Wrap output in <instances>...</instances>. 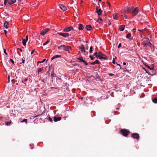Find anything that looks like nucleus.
Instances as JSON below:
<instances>
[{"instance_id": "obj_24", "label": "nucleus", "mask_w": 157, "mask_h": 157, "mask_svg": "<svg viewBox=\"0 0 157 157\" xmlns=\"http://www.w3.org/2000/svg\"><path fill=\"white\" fill-rule=\"evenodd\" d=\"M125 27V25H122L120 26V30L121 31H122L124 29V28Z\"/></svg>"}, {"instance_id": "obj_39", "label": "nucleus", "mask_w": 157, "mask_h": 157, "mask_svg": "<svg viewBox=\"0 0 157 157\" xmlns=\"http://www.w3.org/2000/svg\"><path fill=\"white\" fill-rule=\"evenodd\" d=\"M102 21V19L101 18H99L97 20V21L99 22H101Z\"/></svg>"}, {"instance_id": "obj_57", "label": "nucleus", "mask_w": 157, "mask_h": 157, "mask_svg": "<svg viewBox=\"0 0 157 157\" xmlns=\"http://www.w3.org/2000/svg\"><path fill=\"white\" fill-rule=\"evenodd\" d=\"M11 82H14V79H13L11 80Z\"/></svg>"}, {"instance_id": "obj_10", "label": "nucleus", "mask_w": 157, "mask_h": 157, "mask_svg": "<svg viewBox=\"0 0 157 157\" xmlns=\"http://www.w3.org/2000/svg\"><path fill=\"white\" fill-rule=\"evenodd\" d=\"M50 30V29L49 28H46L43 30L40 33V34L42 35H44L46 33L49 31Z\"/></svg>"}, {"instance_id": "obj_25", "label": "nucleus", "mask_w": 157, "mask_h": 157, "mask_svg": "<svg viewBox=\"0 0 157 157\" xmlns=\"http://www.w3.org/2000/svg\"><path fill=\"white\" fill-rule=\"evenodd\" d=\"M113 18L114 19L117 20L118 18V17L116 14H113Z\"/></svg>"}, {"instance_id": "obj_30", "label": "nucleus", "mask_w": 157, "mask_h": 157, "mask_svg": "<svg viewBox=\"0 0 157 157\" xmlns=\"http://www.w3.org/2000/svg\"><path fill=\"white\" fill-rule=\"evenodd\" d=\"M50 39L48 40L44 43L43 44V45L45 46L48 43L50 42Z\"/></svg>"}, {"instance_id": "obj_59", "label": "nucleus", "mask_w": 157, "mask_h": 157, "mask_svg": "<svg viewBox=\"0 0 157 157\" xmlns=\"http://www.w3.org/2000/svg\"><path fill=\"white\" fill-rule=\"evenodd\" d=\"M10 76H8V82H10Z\"/></svg>"}, {"instance_id": "obj_54", "label": "nucleus", "mask_w": 157, "mask_h": 157, "mask_svg": "<svg viewBox=\"0 0 157 157\" xmlns=\"http://www.w3.org/2000/svg\"><path fill=\"white\" fill-rule=\"evenodd\" d=\"M136 28H134L132 30L133 32H135L136 31Z\"/></svg>"}, {"instance_id": "obj_52", "label": "nucleus", "mask_w": 157, "mask_h": 157, "mask_svg": "<svg viewBox=\"0 0 157 157\" xmlns=\"http://www.w3.org/2000/svg\"><path fill=\"white\" fill-rule=\"evenodd\" d=\"M34 50H33L31 52V54H32L34 53Z\"/></svg>"}, {"instance_id": "obj_62", "label": "nucleus", "mask_w": 157, "mask_h": 157, "mask_svg": "<svg viewBox=\"0 0 157 157\" xmlns=\"http://www.w3.org/2000/svg\"><path fill=\"white\" fill-rule=\"evenodd\" d=\"M20 50L21 52H22V49H21V48L20 49Z\"/></svg>"}, {"instance_id": "obj_38", "label": "nucleus", "mask_w": 157, "mask_h": 157, "mask_svg": "<svg viewBox=\"0 0 157 157\" xmlns=\"http://www.w3.org/2000/svg\"><path fill=\"white\" fill-rule=\"evenodd\" d=\"M89 56L90 57L91 60H92L94 58V56H91V55H90Z\"/></svg>"}, {"instance_id": "obj_31", "label": "nucleus", "mask_w": 157, "mask_h": 157, "mask_svg": "<svg viewBox=\"0 0 157 157\" xmlns=\"http://www.w3.org/2000/svg\"><path fill=\"white\" fill-rule=\"evenodd\" d=\"M153 102L155 103H157V98H155L152 100Z\"/></svg>"}, {"instance_id": "obj_50", "label": "nucleus", "mask_w": 157, "mask_h": 157, "mask_svg": "<svg viewBox=\"0 0 157 157\" xmlns=\"http://www.w3.org/2000/svg\"><path fill=\"white\" fill-rule=\"evenodd\" d=\"M121 43H120L119 44V45H118V48H120V47H121Z\"/></svg>"}, {"instance_id": "obj_63", "label": "nucleus", "mask_w": 157, "mask_h": 157, "mask_svg": "<svg viewBox=\"0 0 157 157\" xmlns=\"http://www.w3.org/2000/svg\"><path fill=\"white\" fill-rule=\"evenodd\" d=\"M153 71V74H155V71Z\"/></svg>"}, {"instance_id": "obj_29", "label": "nucleus", "mask_w": 157, "mask_h": 157, "mask_svg": "<svg viewBox=\"0 0 157 157\" xmlns=\"http://www.w3.org/2000/svg\"><path fill=\"white\" fill-rule=\"evenodd\" d=\"M43 70V67H42L38 69L37 72L38 73L42 71Z\"/></svg>"}, {"instance_id": "obj_17", "label": "nucleus", "mask_w": 157, "mask_h": 157, "mask_svg": "<svg viewBox=\"0 0 157 157\" xmlns=\"http://www.w3.org/2000/svg\"><path fill=\"white\" fill-rule=\"evenodd\" d=\"M61 119V117H56V116L54 117L53 120L54 121L57 122L58 121H60Z\"/></svg>"}, {"instance_id": "obj_64", "label": "nucleus", "mask_w": 157, "mask_h": 157, "mask_svg": "<svg viewBox=\"0 0 157 157\" xmlns=\"http://www.w3.org/2000/svg\"><path fill=\"white\" fill-rule=\"evenodd\" d=\"M99 2H101V0H98Z\"/></svg>"}, {"instance_id": "obj_13", "label": "nucleus", "mask_w": 157, "mask_h": 157, "mask_svg": "<svg viewBox=\"0 0 157 157\" xmlns=\"http://www.w3.org/2000/svg\"><path fill=\"white\" fill-rule=\"evenodd\" d=\"M59 7L63 11H66L67 10L66 6L63 5V4H60Z\"/></svg>"}, {"instance_id": "obj_11", "label": "nucleus", "mask_w": 157, "mask_h": 157, "mask_svg": "<svg viewBox=\"0 0 157 157\" xmlns=\"http://www.w3.org/2000/svg\"><path fill=\"white\" fill-rule=\"evenodd\" d=\"M149 41V39H148L144 41L142 43V45L145 47L147 45L148 42Z\"/></svg>"}, {"instance_id": "obj_22", "label": "nucleus", "mask_w": 157, "mask_h": 157, "mask_svg": "<svg viewBox=\"0 0 157 157\" xmlns=\"http://www.w3.org/2000/svg\"><path fill=\"white\" fill-rule=\"evenodd\" d=\"M83 29V27L82 25L79 24V25L78 29L79 30H82Z\"/></svg>"}, {"instance_id": "obj_48", "label": "nucleus", "mask_w": 157, "mask_h": 157, "mask_svg": "<svg viewBox=\"0 0 157 157\" xmlns=\"http://www.w3.org/2000/svg\"><path fill=\"white\" fill-rule=\"evenodd\" d=\"M112 63L113 64H115V60H114V58H113V61H112Z\"/></svg>"}, {"instance_id": "obj_23", "label": "nucleus", "mask_w": 157, "mask_h": 157, "mask_svg": "<svg viewBox=\"0 0 157 157\" xmlns=\"http://www.w3.org/2000/svg\"><path fill=\"white\" fill-rule=\"evenodd\" d=\"M4 25L5 28L6 29H7L8 28V23L7 21H6L4 23Z\"/></svg>"}, {"instance_id": "obj_43", "label": "nucleus", "mask_w": 157, "mask_h": 157, "mask_svg": "<svg viewBox=\"0 0 157 157\" xmlns=\"http://www.w3.org/2000/svg\"><path fill=\"white\" fill-rule=\"evenodd\" d=\"M4 52L6 55H7V53H6V50L5 49H4Z\"/></svg>"}, {"instance_id": "obj_58", "label": "nucleus", "mask_w": 157, "mask_h": 157, "mask_svg": "<svg viewBox=\"0 0 157 157\" xmlns=\"http://www.w3.org/2000/svg\"><path fill=\"white\" fill-rule=\"evenodd\" d=\"M4 31L5 33V35H6V33H7V31L6 30H4Z\"/></svg>"}, {"instance_id": "obj_53", "label": "nucleus", "mask_w": 157, "mask_h": 157, "mask_svg": "<svg viewBox=\"0 0 157 157\" xmlns=\"http://www.w3.org/2000/svg\"><path fill=\"white\" fill-rule=\"evenodd\" d=\"M28 80V79L27 78H25V79H24V81L25 82V81H27V80Z\"/></svg>"}, {"instance_id": "obj_49", "label": "nucleus", "mask_w": 157, "mask_h": 157, "mask_svg": "<svg viewBox=\"0 0 157 157\" xmlns=\"http://www.w3.org/2000/svg\"><path fill=\"white\" fill-rule=\"evenodd\" d=\"M10 61L12 62V63H14L13 60L12 59H10Z\"/></svg>"}, {"instance_id": "obj_35", "label": "nucleus", "mask_w": 157, "mask_h": 157, "mask_svg": "<svg viewBox=\"0 0 157 157\" xmlns=\"http://www.w3.org/2000/svg\"><path fill=\"white\" fill-rule=\"evenodd\" d=\"M146 29H147V28H144V29H140V30L138 29V31L142 32H143L144 31L146 30Z\"/></svg>"}, {"instance_id": "obj_33", "label": "nucleus", "mask_w": 157, "mask_h": 157, "mask_svg": "<svg viewBox=\"0 0 157 157\" xmlns=\"http://www.w3.org/2000/svg\"><path fill=\"white\" fill-rule=\"evenodd\" d=\"M46 60V59H44L42 61H38L37 62V64H38V63H44V62L45 60Z\"/></svg>"}, {"instance_id": "obj_56", "label": "nucleus", "mask_w": 157, "mask_h": 157, "mask_svg": "<svg viewBox=\"0 0 157 157\" xmlns=\"http://www.w3.org/2000/svg\"><path fill=\"white\" fill-rule=\"evenodd\" d=\"M97 52H95L94 54V56H97Z\"/></svg>"}, {"instance_id": "obj_4", "label": "nucleus", "mask_w": 157, "mask_h": 157, "mask_svg": "<svg viewBox=\"0 0 157 157\" xmlns=\"http://www.w3.org/2000/svg\"><path fill=\"white\" fill-rule=\"evenodd\" d=\"M147 17H145V16L142 15H139L138 17L137 18V19L139 21H144L145 22H147V21H145V20L146 19Z\"/></svg>"}, {"instance_id": "obj_51", "label": "nucleus", "mask_w": 157, "mask_h": 157, "mask_svg": "<svg viewBox=\"0 0 157 157\" xmlns=\"http://www.w3.org/2000/svg\"><path fill=\"white\" fill-rule=\"evenodd\" d=\"M25 60H24L23 59H22V63H25Z\"/></svg>"}, {"instance_id": "obj_6", "label": "nucleus", "mask_w": 157, "mask_h": 157, "mask_svg": "<svg viewBox=\"0 0 157 157\" xmlns=\"http://www.w3.org/2000/svg\"><path fill=\"white\" fill-rule=\"evenodd\" d=\"M16 2V0H5L4 4L6 5L8 2L9 5H12Z\"/></svg>"}, {"instance_id": "obj_7", "label": "nucleus", "mask_w": 157, "mask_h": 157, "mask_svg": "<svg viewBox=\"0 0 157 157\" xmlns=\"http://www.w3.org/2000/svg\"><path fill=\"white\" fill-rule=\"evenodd\" d=\"M131 136L133 139H136V140H139L140 136L137 133H133L131 134Z\"/></svg>"}, {"instance_id": "obj_27", "label": "nucleus", "mask_w": 157, "mask_h": 157, "mask_svg": "<svg viewBox=\"0 0 157 157\" xmlns=\"http://www.w3.org/2000/svg\"><path fill=\"white\" fill-rule=\"evenodd\" d=\"M146 67H147L148 68H149L150 70H153L154 67L153 66H151V67H150L148 65H146Z\"/></svg>"}, {"instance_id": "obj_5", "label": "nucleus", "mask_w": 157, "mask_h": 157, "mask_svg": "<svg viewBox=\"0 0 157 157\" xmlns=\"http://www.w3.org/2000/svg\"><path fill=\"white\" fill-rule=\"evenodd\" d=\"M139 12V9L138 8L136 7L135 9H134L131 12L132 16L133 17L135 16Z\"/></svg>"}, {"instance_id": "obj_1", "label": "nucleus", "mask_w": 157, "mask_h": 157, "mask_svg": "<svg viewBox=\"0 0 157 157\" xmlns=\"http://www.w3.org/2000/svg\"><path fill=\"white\" fill-rule=\"evenodd\" d=\"M58 48L59 50H63L66 51H68V52H70L69 51L71 49V47L65 46L64 45H62L58 46Z\"/></svg>"}, {"instance_id": "obj_34", "label": "nucleus", "mask_w": 157, "mask_h": 157, "mask_svg": "<svg viewBox=\"0 0 157 157\" xmlns=\"http://www.w3.org/2000/svg\"><path fill=\"white\" fill-rule=\"evenodd\" d=\"M11 123V121H10L9 122H6V125H10Z\"/></svg>"}, {"instance_id": "obj_44", "label": "nucleus", "mask_w": 157, "mask_h": 157, "mask_svg": "<svg viewBox=\"0 0 157 157\" xmlns=\"http://www.w3.org/2000/svg\"><path fill=\"white\" fill-rule=\"evenodd\" d=\"M21 83H23L24 84V86H26V84L25 83H24L23 80L21 81Z\"/></svg>"}, {"instance_id": "obj_40", "label": "nucleus", "mask_w": 157, "mask_h": 157, "mask_svg": "<svg viewBox=\"0 0 157 157\" xmlns=\"http://www.w3.org/2000/svg\"><path fill=\"white\" fill-rule=\"evenodd\" d=\"M82 62H83L86 66H87L88 65V63L84 60Z\"/></svg>"}, {"instance_id": "obj_15", "label": "nucleus", "mask_w": 157, "mask_h": 157, "mask_svg": "<svg viewBox=\"0 0 157 157\" xmlns=\"http://www.w3.org/2000/svg\"><path fill=\"white\" fill-rule=\"evenodd\" d=\"M134 8L132 7H127L125 8V9L127 11H128V13H129V12H132Z\"/></svg>"}, {"instance_id": "obj_21", "label": "nucleus", "mask_w": 157, "mask_h": 157, "mask_svg": "<svg viewBox=\"0 0 157 157\" xmlns=\"http://www.w3.org/2000/svg\"><path fill=\"white\" fill-rule=\"evenodd\" d=\"M126 38L128 39H129L130 40H132V38H131V34L128 33L126 35Z\"/></svg>"}, {"instance_id": "obj_26", "label": "nucleus", "mask_w": 157, "mask_h": 157, "mask_svg": "<svg viewBox=\"0 0 157 157\" xmlns=\"http://www.w3.org/2000/svg\"><path fill=\"white\" fill-rule=\"evenodd\" d=\"M121 12L122 13H128V11H127L125 9V10H121Z\"/></svg>"}, {"instance_id": "obj_32", "label": "nucleus", "mask_w": 157, "mask_h": 157, "mask_svg": "<svg viewBox=\"0 0 157 157\" xmlns=\"http://www.w3.org/2000/svg\"><path fill=\"white\" fill-rule=\"evenodd\" d=\"M77 59L79 60L82 62L84 60L82 58V57L77 58Z\"/></svg>"}, {"instance_id": "obj_37", "label": "nucleus", "mask_w": 157, "mask_h": 157, "mask_svg": "<svg viewBox=\"0 0 157 157\" xmlns=\"http://www.w3.org/2000/svg\"><path fill=\"white\" fill-rule=\"evenodd\" d=\"M27 119H24L21 121V122H25L26 124L27 123Z\"/></svg>"}, {"instance_id": "obj_61", "label": "nucleus", "mask_w": 157, "mask_h": 157, "mask_svg": "<svg viewBox=\"0 0 157 157\" xmlns=\"http://www.w3.org/2000/svg\"><path fill=\"white\" fill-rule=\"evenodd\" d=\"M108 5L109 6V7H110V3L109 2H108Z\"/></svg>"}, {"instance_id": "obj_19", "label": "nucleus", "mask_w": 157, "mask_h": 157, "mask_svg": "<svg viewBox=\"0 0 157 157\" xmlns=\"http://www.w3.org/2000/svg\"><path fill=\"white\" fill-rule=\"evenodd\" d=\"M86 28L88 30H91L92 29V27L90 25H87L86 26Z\"/></svg>"}, {"instance_id": "obj_42", "label": "nucleus", "mask_w": 157, "mask_h": 157, "mask_svg": "<svg viewBox=\"0 0 157 157\" xmlns=\"http://www.w3.org/2000/svg\"><path fill=\"white\" fill-rule=\"evenodd\" d=\"M18 2L19 4H22L21 0H18Z\"/></svg>"}, {"instance_id": "obj_16", "label": "nucleus", "mask_w": 157, "mask_h": 157, "mask_svg": "<svg viewBox=\"0 0 157 157\" xmlns=\"http://www.w3.org/2000/svg\"><path fill=\"white\" fill-rule=\"evenodd\" d=\"M79 48L80 49L81 52H86L84 46L83 44H82L80 46H79Z\"/></svg>"}, {"instance_id": "obj_2", "label": "nucleus", "mask_w": 157, "mask_h": 157, "mask_svg": "<svg viewBox=\"0 0 157 157\" xmlns=\"http://www.w3.org/2000/svg\"><path fill=\"white\" fill-rule=\"evenodd\" d=\"M97 58H99L100 59H108V57L105 55L103 54L101 52L98 53V55H97Z\"/></svg>"}, {"instance_id": "obj_28", "label": "nucleus", "mask_w": 157, "mask_h": 157, "mask_svg": "<svg viewBox=\"0 0 157 157\" xmlns=\"http://www.w3.org/2000/svg\"><path fill=\"white\" fill-rule=\"evenodd\" d=\"M147 46H149L151 48H152V47H153V46L152 44L149 41L148 42Z\"/></svg>"}, {"instance_id": "obj_55", "label": "nucleus", "mask_w": 157, "mask_h": 157, "mask_svg": "<svg viewBox=\"0 0 157 157\" xmlns=\"http://www.w3.org/2000/svg\"><path fill=\"white\" fill-rule=\"evenodd\" d=\"M109 75H110V76H112L114 74H109Z\"/></svg>"}, {"instance_id": "obj_9", "label": "nucleus", "mask_w": 157, "mask_h": 157, "mask_svg": "<svg viewBox=\"0 0 157 157\" xmlns=\"http://www.w3.org/2000/svg\"><path fill=\"white\" fill-rule=\"evenodd\" d=\"M96 12L97 13L98 15L101 14L102 13V11L100 8L99 9L98 6H97L96 8Z\"/></svg>"}, {"instance_id": "obj_45", "label": "nucleus", "mask_w": 157, "mask_h": 157, "mask_svg": "<svg viewBox=\"0 0 157 157\" xmlns=\"http://www.w3.org/2000/svg\"><path fill=\"white\" fill-rule=\"evenodd\" d=\"M49 121H50V122H52V119L50 118V117H49Z\"/></svg>"}, {"instance_id": "obj_14", "label": "nucleus", "mask_w": 157, "mask_h": 157, "mask_svg": "<svg viewBox=\"0 0 157 157\" xmlns=\"http://www.w3.org/2000/svg\"><path fill=\"white\" fill-rule=\"evenodd\" d=\"M73 29V28L71 26L63 30V32H69Z\"/></svg>"}, {"instance_id": "obj_36", "label": "nucleus", "mask_w": 157, "mask_h": 157, "mask_svg": "<svg viewBox=\"0 0 157 157\" xmlns=\"http://www.w3.org/2000/svg\"><path fill=\"white\" fill-rule=\"evenodd\" d=\"M22 4H24L26 3V0H21Z\"/></svg>"}, {"instance_id": "obj_20", "label": "nucleus", "mask_w": 157, "mask_h": 157, "mask_svg": "<svg viewBox=\"0 0 157 157\" xmlns=\"http://www.w3.org/2000/svg\"><path fill=\"white\" fill-rule=\"evenodd\" d=\"M61 56V55H58L54 56L52 57V58H51V60H52L53 59H54L57 58H59V57H60Z\"/></svg>"}, {"instance_id": "obj_46", "label": "nucleus", "mask_w": 157, "mask_h": 157, "mask_svg": "<svg viewBox=\"0 0 157 157\" xmlns=\"http://www.w3.org/2000/svg\"><path fill=\"white\" fill-rule=\"evenodd\" d=\"M146 73H148L149 75H151V73L150 72H147V71H146Z\"/></svg>"}, {"instance_id": "obj_47", "label": "nucleus", "mask_w": 157, "mask_h": 157, "mask_svg": "<svg viewBox=\"0 0 157 157\" xmlns=\"http://www.w3.org/2000/svg\"><path fill=\"white\" fill-rule=\"evenodd\" d=\"M124 17L125 18V19H127V16L124 14Z\"/></svg>"}, {"instance_id": "obj_8", "label": "nucleus", "mask_w": 157, "mask_h": 157, "mask_svg": "<svg viewBox=\"0 0 157 157\" xmlns=\"http://www.w3.org/2000/svg\"><path fill=\"white\" fill-rule=\"evenodd\" d=\"M58 34L64 37H67L69 36V34L67 33H58Z\"/></svg>"}, {"instance_id": "obj_41", "label": "nucleus", "mask_w": 157, "mask_h": 157, "mask_svg": "<svg viewBox=\"0 0 157 157\" xmlns=\"http://www.w3.org/2000/svg\"><path fill=\"white\" fill-rule=\"evenodd\" d=\"M92 49H93V48H92V46H91L90 48V53H91L93 50H92Z\"/></svg>"}, {"instance_id": "obj_18", "label": "nucleus", "mask_w": 157, "mask_h": 157, "mask_svg": "<svg viewBox=\"0 0 157 157\" xmlns=\"http://www.w3.org/2000/svg\"><path fill=\"white\" fill-rule=\"evenodd\" d=\"M100 63L99 62V61L98 60H96L94 62L91 63V64L92 65H95L96 64H100Z\"/></svg>"}, {"instance_id": "obj_60", "label": "nucleus", "mask_w": 157, "mask_h": 157, "mask_svg": "<svg viewBox=\"0 0 157 157\" xmlns=\"http://www.w3.org/2000/svg\"><path fill=\"white\" fill-rule=\"evenodd\" d=\"M123 64L124 65H126V63L125 62H124L123 63Z\"/></svg>"}, {"instance_id": "obj_12", "label": "nucleus", "mask_w": 157, "mask_h": 157, "mask_svg": "<svg viewBox=\"0 0 157 157\" xmlns=\"http://www.w3.org/2000/svg\"><path fill=\"white\" fill-rule=\"evenodd\" d=\"M28 39V35H27L26 36L25 39H22V44L23 45L25 46L26 44V43Z\"/></svg>"}, {"instance_id": "obj_3", "label": "nucleus", "mask_w": 157, "mask_h": 157, "mask_svg": "<svg viewBox=\"0 0 157 157\" xmlns=\"http://www.w3.org/2000/svg\"><path fill=\"white\" fill-rule=\"evenodd\" d=\"M120 132L122 135L125 137H126L129 133V131L125 129H122Z\"/></svg>"}]
</instances>
